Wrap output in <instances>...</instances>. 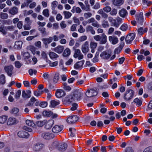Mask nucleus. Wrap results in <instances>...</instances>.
I'll use <instances>...</instances> for the list:
<instances>
[{
  "instance_id": "nucleus-45",
  "label": "nucleus",
  "mask_w": 152,
  "mask_h": 152,
  "mask_svg": "<svg viewBox=\"0 0 152 152\" xmlns=\"http://www.w3.org/2000/svg\"><path fill=\"white\" fill-rule=\"evenodd\" d=\"M140 53L141 54H144V56H146L150 54V52L148 50L145 51L144 49H142L140 51Z\"/></svg>"
},
{
  "instance_id": "nucleus-40",
  "label": "nucleus",
  "mask_w": 152,
  "mask_h": 152,
  "mask_svg": "<svg viewBox=\"0 0 152 152\" xmlns=\"http://www.w3.org/2000/svg\"><path fill=\"white\" fill-rule=\"evenodd\" d=\"M22 55L24 59L28 60L30 57L29 53L28 52H24L22 53Z\"/></svg>"
},
{
  "instance_id": "nucleus-42",
  "label": "nucleus",
  "mask_w": 152,
  "mask_h": 152,
  "mask_svg": "<svg viewBox=\"0 0 152 152\" xmlns=\"http://www.w3.org/2000/svg\"><path fill=\"white\" fill-rule=\"evenodd\" d=\"M70 53V50L69 48L66 49L63 53V56L65 57L68 56Z\"/></svg>"
},
{
  "instance_id": "nucleus-33",
  "label": "nucleus",
  "mask_w": 152,
  "mask_h": 152,
  "mask_svg": "<svg viewBox=\"0 0 152 152\" xmlns=\"http://www.w3.org/2000/svg\"><path fill=\"white\" fill-rule=\"evenodd\" d=\"M23 42L21 41H16L15 43L14 47L15 48L18 49H20L22 47Z\"/></svg>"
},
{
  "instance_id": "nucleus-18",
  "label": "nucleus",
  "mask_w": 152,
  "mask_h": 152,
  "mask_svg": "<svg viewBox=\"0 0 152 152\" xmlns=\"http://www.w3.org/2000/svg\"><path fill=\"white\" fill-rule=\"evenodd\" d=\"M37 62V58L34 56L31 59H29L26 61V64H27L34 65Z\"/></svg>"
},
{
  "instance_id": "nucleus-12",
  "label": "nucleus",
  "mask_w": 152,
  "mask_h": 152,
  "mask_svg": "<svg viewBox=\"0 0 152 152\" xmlns=\"http://www.w3.org/2000/svg\"><path fill=\"white\" fill-rule=\"evenodd\" d=\"M4 69L8 75L11 76L12 74V70L13 69V66L11 65L6 66H5Z\"/></svg>"
},
{
  "instance_id": "nucleus-47",
  "label": "nucleus",
  "mask_w": 152,
  "mask_h": 152,
  "mask_svg": "<svg viewBox=\"0 0 152 152\" xmlns=\"http://www.w3.org/2000/svg\"><path fill=\"white\" fill-rule=\"evenodd\" d=\"M26 124L29 126L33 127L35 124L31 120H27L26 121Z\"/></svg>"
},
{
  "instance_id": "nucleus-49",
  "label": "nucleus",
  "mask_w": 152,
  "mask_h": 152,
  "mask_svg": "<svg viewBox=\"0 0 152 152\" xmlns=\"http://www.w3.org/2000/svg\"><path fill=\"white\" fill-rule=\"evenodd\" d=\"M43 15L46 17H48L49 16V10L46 9L43 10L42 12Z\"/></svg>"
},
{
  "instance_id": "nucleus-9",
  "label": "nucleus",
  "mask_w": 152,
  "mask_h": 152,
  "mask_svg": "<svg viewBox=\"0 0 152 152\" xmlns=\"http://www.w3.org/2000/svg\"><path fill=\"white\" fill-rule=\"evenodd\" d=\"M63 126L61 125H55L52 129V131L55 133H58L63 130Z\"/></svg>"
},
{
  "instance_id": "nucleus-24",
  "label": "nucleus",
  "mask_w": 152,
  "mask_h": 152,
  "mask_svg": "<svg viewBox=\"0 0 152 152\" xmlns=\"http://www.w3.org/2000/svg\"><path fill=\"white\" fill-rule=\"evenodd\" d=\"M67 145L65 143H60L58 147V149L61 151H64L66 150L67 148Z\"/></svg>"
},
{
  "instance_id": "nucleus-27",
  "label": "nucleus",
  "mask_w": 152,
  "mask_h": 152,
  "mask_svg": "<svg viewBox=\"0 0 152 152\" xmlns=\"http://www.w3.org/2000/svg\"><path fill=\"white\" fill-rule=\"evenodd\" d=\"M64 37L65 35L63 34H59L58 36L56 35H54L52 37L54 41H57L59 40V39L63 38Z\"/></svg>"
},
{
  "instance_id": "nucleus-2",
  "label": "nucleus",
  "mask_w": 152,
  "mask_h": 152,
  "mask_svg": "<svg viewBox=\"0 0 152 152\" xmlns=\"http://www.w3.org/2000/svg\"><path fill=\"white\" fill-rule=\"evenodd\" d=\"M33 0H27L26 2L22 4L21 8H24L25 7H28L29 6L30 9L34 8L36 7V3L35 2H33Z\"/></svg>"
},
{
  "instance_id": "nucleus-7",
  "label": "nucleus",
  "mask_w": 152,
  "mask_h": 152,
  "mask_svg": "<svg viewBox=\"0 0 152 152\" xmlns=\"http://www.w3.org/2000/svg\"><path fill=\"white\" fill-rule=\"evenodd\" d=\"M81 50L83 53L85 54H86L89 51V42L88 41L85 42L82 45Z\"/></svg>"
},
{
  "instance_id": "nucleus-48",
  "label": "nucleus",
  "mask_w": 152,
  "mask_h": 152,
  "mask_svg": "<svg viewBox=\"0 0 152 152\" xmlns=\"http://www.w3.org/2000/svg\"><path fill=\"white\" fill-rule=\"evenodd\" d=\"M63 88L66 91H69L71 89V88L69 86H67L66 83H64L63 84Z\"/></svg>"
},
{
  "instance_id": "nucleus-64",
  "label": "nucleus",
  "mask_w": 152,
  "mask_h": 152,
  "mask_svg": "<svg viewBox=\"0 0 152 152\" xmlns=\"http://www.w3.org/2000/svg\"><path fill=\"white\" fill-rule=\"evenodd\" d=\"M143 152H152V147H148L146 148Z\"/></svg>"
},
{
  "instance_id": "nucleus-29",
  "label": "nucleus",
  "mask_w": 152,
  "mask_h": 152,
  "mask_svg": "<svg viewBox=\"0 0 152 152\" xmlns=\"http://www.w3.org/2000/svg\"><path fill=\"white\" fill-rule=\"evenodd\" d=\"M86 31L87 32H90L92 34H95V31L94 30L93 28L91 26L89 25L86 28Z\"/></svg>"
},
{
  "instance_id": "nucleus-25",
  "label": "nucleus",
  "mask_w": 152,
  "mask_h": 152,
  "mask_svg": "<svg viewBox=\"0 0 152 152\" xmlns=\"http://www.w3.org/2000/svg\"><path fill=\"white\" fill-rule=\"evenodd\" d=\"M64 48L63 46L58 45L54 48V51L58 53H61L64 50Z\"/></svg>"
},
{
  "instance_id": "nucleus-8",
  "label": "nucleus",
  "mask_w": 152,
  "mask_h": 152,
  "mask_svg": "<svg viewBox=\"0 0 152 152\" xmlns=\"http://www.w3.org/2000/svg\"><path fill=\"white\" fill-rule=\"evenodd\" d=\"M136 19L141 25H142L144 21V19L143 16V13L142 12H140L138 15L135 16Z\"/></svg>"
},
{
  "instance_id": "nucleus-39",
  "label": "nucleus",
  "mask_w": 152,
  "mask_h": 152,
  "mask_svg": "<svg viewBox=\"0 0 152 152\" xmlns=\"http://www.w3.org/2000/svg\"><path fill=\"white\" fill-rule=\"evenodd\" d=\"M59 78V74L58 73H56L55 74L53 78V82L54 83H57Z\"/></svg>"
},
{
  "instance_id": "nucleus-3",
  "label": "nucleus",
  "mask_w": 152,
  "mask_h": 152,
  "mask_svg": "<svg viewBox=\"0 0 152 152\" xmlns=\"http://www.w3.org/2000/svg\"><path fill=\"white\" fill-rule=\"evenodd\" d=\"M74 97L78 101L81 100L82 96L83 94L81 90L77 89L75 90L73 92Z\"/></svg>"
},
{
  "instance_id": "nucleus-43",
  "label": "nucleus",
  "mask_w": 152,
  "mask_h": 152,
  "mask_svg": "<svg viewBox=\"0 0 152 152\" xmlns=\"http://www.w3.org/2000/svg\"><path fill=\"white\" fill-rule=\"evenodd\" d=\"M31 101L28 102L27 104L28 106H32L34 102L36 101V99L34 97H32L30 99Z\"/></svg>"
},
{
  "instance_id": "nucleus-19",
  "label": "nucleus",
  "mask_w": 152,
  "mask_h": 152,
  "mask_svg": "<svg viewBox=\"0 0 152 152\" xmlns=\"http://www.w3.org/2000/svg\"><path fill=\"white\" fill-rule=\"evenodd\" d=\"M42 136L45 139H50L53 138L54 136L53 134L49 132L44 133L42 134Z\"/></svg>"
},
{
  "instance_id": "nucleus-57",
  "label": "nucleus",
  "mask_w": 152,
  "mask_h": 152,
  "mask_svg": "<svg viewBox=\"0 0 152 152\" xmlns=\"http://www.w3.org/2000/svg\"><path fill=\"white\" fill-rule=\"evenodd\" d=\"M21 94V91L20 90H18V91L15 96V99H18L19 98V97H20V95Z\"/></svg>"
},
{
  "instance_id": "nucleus-16",
  "label": "nucleus",
  "mask_w": 152,
  "mask_h": 152,
  "mask_svg": "<svg viewBox=\"0 0 152 152\" xmlns=\"http://www.w3.org/2000/svg\"><path fill=\"white\" fill-rule=\"evenodd\" d=\"M111 56V55L110 53L106 51L102 52L100 55V56L101 58L106 60L109 59L110 58Z\"/></svg>"
},
{
  "instance_id": "nucleus-35",
  "label": "nucleus",
  "mask_w": 152,
  "mask_h": 152,
  "mask_svg": "<svg viewBox=\"0 0 152 152\" xmlns=\"http://www.w3.org/2000/svg\"><path fill=\"white\" fill-rule=\"evenodd\" d=\"M53 114V112L49 110H44L42 113L43 115L45 117H49Z\"/></svg>"
},
{
  "instance_id": "nucleus-62",
  "label": "nucleus",
  "mask_w": 152,
  "mask_h": 152,
  "mask_svg": "<svg viewBox=\"0 0 152 152\" xmlns=\"http://www.w3.org/2000/svg\"><path fill=\"white\" fill-rule=\"evenodd\" d=\"M22 66V64L19 61H16L15 62V67L18 68H20Z\"/></svg>"
},
{
  "instance_id": "nucleus-30",
  "label": "nucleus",
  "mask_w": 152,
  "mask_h": 152,
  "mask_svg": "<svg viewBox=\"0 0 152 152\" xmlns=\"http://www.w3.org/2000/svg\"><path fill=\"white\" fill-rule=\"evenodd\" d=\"M9 13L12 15H15L18 12V8L17 7H14L9 10Z\"/></svg>"
},
{
  "instance_id": "nucleus-53",
  "label": "nucleus",
  "mask_w": 152,
  "mask_h": 152,
  "mask_svg": "<svg viewBox=\"0 0 152 152\" xmlns=\"http://www.w3.org/2000/svg\"><path fill=\"white\" fill-rule=\"evenodd\" d=\"M39 105L41 107L45 108L47 106L48 103L46 102H42L40 103Z\"/></svg>"
},
{
  "instance_id": "nucleus-54",
  "label": "nucleus",
  "mask_w": 152,
  "mask_h": 152,
  "mask_svg": "<svg viewBox=\"0 0 152 152\" xmlns=\"http://www.w3.org/2000/svg\"><path fill=\"white\" fill-rule=\"evenodd\" d=\"M78 107V104L76 103H74L72 104V107L71 108V110L72 111L76 110Z\"/></svg>"
},
{
  "instance_id": "nucleus-36",
  "label": "nucleus",
  "mask_w": 152,
  "mask_h": 152,
  "mask_svg": "<svg viewBox=\"0 0 152 152\" xmlns=\"http://www.w3.org/2000/svg\"><path fill=\"white\" fill-rule=\"evenodd\" d=\"M124 2L123 0H113L114 4L117 6L121 5L123 4Z\"/></svg>"
},
{
  "instance_id": "nucleus-5",
  "label": "nucleus",
  "mask_w": 152,
  "mask_h": 152,
  "mask_svg": "<svg viewBox=\"0 0 152 152\" xmlns=\"http://www.w3.org/2000/svg\"><path fill=\"white\" fill-rule=\"evenodd\" d=\"M44 147V145L39 142H37L32 146L33 150L36 151H39L42 149Z\"/></svg>"
},
{
  "instance_id": "nucleus-26",
  "label": "nucleus",
  "mask_w": 152,
  "mask_h": 152,
  "mask_svg": "<svg viewBox=\"0 0 152 152\" xmlns=\"http://www.w3.org/2000/svg\"><path fill=\"white\" fill-rule=\"evenodd\" d=\"M107 40V36L104 34L103 33L102 35L101 39L100 40V44H104L106 43Z\"/></svg>"
},
{
  "instance_id": "nucleus-51",
  "label": "nucleus",
  "mask_w": 152,
  "mask_h": 152,
  "mask_svg": "<svg viewBox=\"0 0 152 152\" xmlns=\"http://www.w3.org/2000/svg\"><path fill=\"white\" fill-rule=\"evenodd\" d=\"M97 45V43L94 42L90 43V48H91L95 49Z\"/></svg>"
},
{
  "instance_id": "nucleus-38",
  "label": "nucleus",
  "mask_w": 152,
  "mask_h": 152,
  "mask_svg": "<svg viewBox=\"0 0 152 152\" xmlns=\"http://www.w3.org/2000/svg\"><path fill=\"white\" fill-rule=\"evenodd\" d=\"M46 122V120H44L42 121H38L36 122V125L39 127H42L43 126Z\"/></svg>"
},
{
  "instance_id": "nucleus-6",
  "label": "nucleus",
  "mask_w": 152,
  "mask_h": 152,
  "mask_svg": "<svg viewBox=\"0 0 152 152\" xmlns=\"http://www.w3.org/2000/svg\"><path fill=\"white\" fill-rule=\"evenodd\" d=\"M97 94V92L96 89H88L86 91V95L88 97H91L96 96Z\"/></svg>"
},
{
  "instance_id": "nucleus-60",
  "label": "nucleus",
  "mask_w": 152,
  "mask_h": 152,
  "mask_svg": "<svg viewBox=\"0 0 152 152\" xmlns=\"http://www.w3.org/2000/svg\"><path fill=\"white\" fill-rule=\"evenodd\" d=\"M79 27L80 28L78 30V31L81 33H84L85 31V29L81 25H80Z\"/></svg>"
},
{
  "instance_id": "nucleus-37",
  "label": "nucleus",
  "mask_w": 152,
  "mask_h": 152,
  "mask_svg": "<svg viewBox=\"0 0 152 152\" xmlns=\"http://www.w3.org/2000/svg\"><path fill=\"white\" fill-rule=\"evenodd\" d=\"M69 131L70 132V135L71 137H74L75 135L76 134V129L74 128H69Z\"/></svg>"
},
{
  "instance_id": "nucleus-34",
  "label": "nucleus",
  "mask_w": 152,
  "mask_h": 152,
  "mask_svg": "<svg viewBox=\"0 0 152 152\" xmlns=\"http://www.w3.org/2000/svg\"><path fill=\"white\" fill-rule=\"evenodd\" d=\"M50 57L52 59L55 60L58 57V55L56 53L53 52H50L49 53Z\"/></svg>"
},
{
  "instance_id": "nucleus-59",
  "label": "nucleus",
  "mask_w": 152,
  "mask_h": 152,
  "mask_svg": "<svg viewBox=\"0 0 152 152\" xmlns=\"http://www.w3.org/2000/svg\"><path fill=\"white\" fill-rule=\"evenodd\" d=\"M102 27L104 28H107L109 27V24L108 21H104L102 23Z\"/></svg>"
},
{
  "instance_id": "nucleus-61",
  "label": "nucleus",
  "mask_w": 152,
  "mask_h": 152,
  "mask_svg": "<svg viewBox=\"0 0 152 152\" xmlns=\"http://www.w3.org/2000/svg\"><path fill=\"white\" fill-rule=\"evenodd\" d=\"M103 10L107 12H110L111 10V8L108 6H107L103 9Z\"/></svg>"
},
{
  "instance_id": "nucleus-31",
  "label": "nucleus",
  "mask_w": 152,
  "mask_h": 152,
  "mask_svg": "<svg viewBox=\"0 0 152 152\" xmlns=\"http://www.w3.org/2000/svg\"><path fill=\"white\" fill-rule=\"evenodd\" d=\"M26 94L25 91L22 92V96L24 98H29L31 97V91L30 90H28Z\"/></svg>"
},
{
  "instance_id": "nucleus-20",
  "label": "nucleus",
  "mask_w": 152,
  "mask_h": 152,
  "mask_svg": "<svg viewBox=\"0 0 152 152\" xmlns=\"http://www.w3.org/2000/svg\"><path fill=\"white\" fill-rule=\"evenodd\" d=\"M17 122L16 119L13 117H11L9 118L7 122V124L8 125H14Z\"/></svg>"
},
{
  "instance_id": "nucleus-52",
  "label": "nucleus",
  "mask_w": 152,
  "mask_h": 152,
  "mask_svg": "<svg viewBox=\"0 0 152 152\" xmlns=\"http://www.w3.org/2000/svg\"><path fill=\"white\" fill-rule=\"evenodd\" d=\"M28 72L30 75H32L33 74L36 75L37 73V71L35 69H30L28 70Z\"/></svg>"
},
{
  "instance_id": "nucleus-58",
  "label": "nucleus",
  "mask_w": 152,
  "mask_h": 152,
  "mask_svg": "<svg viewBox=\"0 0 152 152\" xmlns=\"http://www.w3.org/2000/svg\"><path fill=\"white\" fill-rule=\"evenodd\" d=\"M65 100L67 103L68 104H69L72 102L73 100V98L72 97H67L66 98Z\"/></svg>"
},
{
  "instance_id": "nucleus-11",
  "label": "nucleus",
  "mask_w": 152,
  "mask_h": 152,
  "mask_svg": "<svg viewBox=\"0 0 152 152\" xmlns=\"http://www.w3.org/2000/svg\"><path fill=\"white\" fill-rule=\"evenodd\" d=\"M74 57L75 58H77L79 60H81L83 58V55L79 49H77L75 50Z\"/></svg>"
},
{
  "instance_id": "nucleus-13",
  "label": "nucleus",
  "mask_w": 152,
  "mask_h": 152,
  "mask_svg": "<svg viewBox=\"0 0 152 152\" xmlns=\"http://www.w3.org/2000/svg\"><path fill=\"white\" fill-rule=\"evenodd\" d=\"M46 122L45 124V127L46 129H49L52 127L54 124V121L52 119H50L48 121L46 120Z\"/></svg>"
},
{
  "instance_id": "nucleus-63",
  "label": "nucleus",
  "mask_w": 152,
  "mask_h": 152,
  "mask_svg": "<svg viewBox=\"0 0 152 152\" xmlns=\"http://www.w3.org/2000/svg\"><path fill=\"white\" fill-rule=\"evenodd\" d=\"M39 30L41 32L42 34H45L46 32L45 31V28H39Z\"/></svg>"
},
{
  "instance_id": "nucleus-10",
  "label": "nucleus",
  "mask_w": 152,
  "mask_h": 152,
  "mask_svg": "<svg viewBox=\"0 0 152 152\" xmlns=\"http://www.w3.org/2000/svg\"><path fill=\"white\" fill-rule=\"evenodd\" d=\"M78 120L77 115H73L69 117L67 119V122L69 124H73L75 123Z\"/></svg>"
},
{
  "instance_id": "nucleus-4",
  "label": "nucleus",
  "mask_w": 152,
  "mask_h": 152,
  "mask_svg": "<svg viewBox=\"0 0 152 152\" xmlns=\"http://www.w3.org/2000/svg\"><path fill=\"white\" fill-rule=\"evenodd\" d=\"M135 37V34L133 33H131L128 34L126 36L125 38L126 43L127 44H130L132 42L133 40Z\"/></svg>"
},
{
  "instance_id": "nucleus-41",
  "label": "nucleus",
  "mask_w": 152,
  "mask_h": 152,
  "mask_svg": "<svg viewBox=\"0 0 152 152\" xmlns=\"http://www.w3.org/2000/svg\"><path fill=\"white\" fill-rule=\"evenodd\" d=\"M64 17L65 18L68 19L70 18L72 15V13L68 11H64L63 12Z\"/></svg>"
},
{
  "instance_id": "nucleus-17",
  "label": "nucleus",
  "mask_w": 152,
  "mask_h": 152,
  "mask_svg": "<svg viewBox=\"0 0 152 152\" xmlns=\"http://www.w3.org/2000/svg\"><path fill=\"white\" fill-rule=\"evenodd\" d=\"M84 63V60L78 61L74 64V68L76 69H81L83 67V65Z\"/></svg>"
},
{
  "instance_id": "nucleus-55",
  "label": "nucleus",
  "mask_w": 152,
  "mask_h": 152,
  "mask_svg": "<svg viewBox=\"0 0 152 152\" xmlns=\"http://www.w3.org/2000/svg\"><path fill=\"white\" fill-rule=\"evenodd\" d=\"M58 4V2L56 1H54L51 4L52 9H55Z\"/></svg>"
},
{
  "instance_id": "nucleus-14",
  "label": "nucleus",
  "mask_w": 152,
  "mask_h": 152,
  "mask_svg": "<svg viewBox=\"0 0 152 152\" xmlns=\"http://www.w3.org/2000/svg\"><path fill=\"white\" fill-rule=\"evenodd\" d=\"M65 94H66L64 91L61 89H57L55 93V95L57 98H60L64 97Z\"/></svg>"
},
{
  "instance_id": "nucleus-28",
  "label": "nucleus",
  "mask_w": 152,
  "mask_h": 152,
  "mask_svg": "<svg viewBox=\"0 0 152 152\" xmlns=\"http://www.w3.org/2000/svg\"><path fill=\"white\" fill-rule=\"evenodd\" d=\"M142 99L141 98L139 99L138 98H136L134 100L133 102L131 103L133 104V102H134L136 104L137 106H141L142 103Z\"/></svg>"
},
{
  "instance_id": "nucleus-56",
  "label": "nucleus",
  "mask_w": 152,
  "mask_h": 152,
  "mask_svg": "<svg viewBox=\"0 0 152 152\" xmlns=\"http://www.w3.org/2000/svg\"><path fill=\"white\" fill-rule=\"evenodd\" d=\"M122 49L118 47L116 48L114 51V54H119L121 51Z\"/></svg>"
},
{
  "instance_id": "nucleus-21",
  "label": "nucleus",
  "mask_w": 152,
  "mask_h": 152,
  "mask_svg": "<svg viewBox=\"0 0 152 152\" xmlns=\"http://www.w3.org/2000/svg\"><path fill=\"white\" fill-rule=\"evenodd\" d=\"M118 14L121 17L124 18L127 15L128 12L125 9L122 8L119 11Z\"/></svg>"
},
{
  "instance_id": "nucleus-32",
  "label": "nucleus",
  "mask_w": 152,
  "mask_h": 152,
  "mask_svg": "<svg viewBox=\"0 0 152 152\" xmlns=\"http://www.w3.org/2000/svg\"><path fill=\"white\" fill-rule=\"evenodd\" d=\"M50 106L52 107H54L60 104V102L59 100H52L50 102Z\"/></svg>"
},
{
  "instance_id": "nucleus-15",
  "label": "nucleus",
  "mask_w": 152,
  "mask_h": 152,
  "mask_svg": "<svg viewBox=\"0 0 152 152\" xmlns=\"http://www.w3.org/2000/svg\"><path fill=\"white\" fill-rule=\"evenodd\" d=\"M42 40L44 44L45 47L46 48L48 47V44L50 43L53 41V38L50 37L48 38H43L42 39Z\"/></svg>"
},
{
  "instance_id": "nucleus-44",
  "label": "nucleus",
  "mask_w": 152,
  "mask_h": 152,
  "mask_svg": "<svg viewBox=\"0 0 152 152\" xmlns=\"http://www.w3.org/2000/svg\"><path fill=\"white\" fill-rule=\"evenodd\" d=\"M7 117L5 115H3L0 117V123L1 124H4L7 121Z\"/></svg>"
},
{
  "instance_id": "nucleus-1",
  "label": "nucleus",
  "mask_w": 152,
  "mask_h": 152,
  "mask_svg": "<svg viewBox=\"0 0 152 152\" xmlns=\"http://www.w3.org/2000/svg\"><path fill=\"white\" fill-rule=\"evenodd\" d=\"M134 94V91L131 89H127L124 93L123 98L126 101H129L133 98Z\"/></svg>"
},
{
  "instance_id": "nucleus-23",
  "label": "nucleus",
  "mask_w": 152,
  "mask_h": 152,
  "mask_svg": "<svg viewBox=\"0 0 152 152\" xmlns=\"http://www.w3.org/2000/svg\"><path fill=\"white\" fill-rule=\"evenodd\" d=\"M28 135V133L25 131H20L18 133V136L21 138L27 137Z\"/></svg>"
},
{
  "instance_id": "nucleus-46",
  "label": "nucleus",
  "mask_w": 152,
  "mask_h": 152,
  "mask_svg": "<svg viewBox=\"0 0 152 152\" xmlns=\"http://www.w3.org/2000/svg\"><path fill=\"white\" fill-rule=\"evenodd\" d=\"M128 29V25L127 24L125 23L123 24L120 28V29L123 31H126Z\"/></svg>"
},
{
  "instance_id": "nucleus-50",
  "label": "nucleus",
  "mask_w": 152,
  "mask_h": 152,
  "mask_svg": "<svg viewBox=\"0 0 152 152\" xmlns=\"http://www.w3.org/2000/svg\"><path fill=\"white\" fill-rule=\"evenodd\" d=\"M19 109L16 107L13 108L11 111L10 113L14 114L17 113L19 112Z\"/></svg>"
},
{
  "instance_id": "nucleus-22",
  "label": "nucleus",
  "mask_w": 152,
  "mask_h": 152,
  "mask_svg": "<svg viewBox=\"0 0 152 152\" xmlns=\"http://www.w3.org/2000/svg\"><path fill=\"white\" fill-rule=\"evenodd\" d=\"M109 41L113 45H115L118 42V38L115 36H110L109 37Z\"/></svg>"
}]
</instances>
